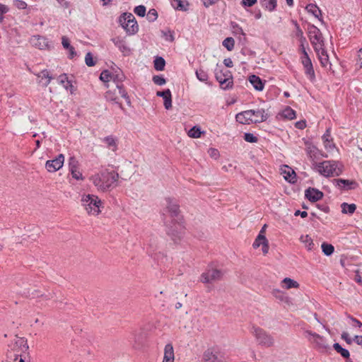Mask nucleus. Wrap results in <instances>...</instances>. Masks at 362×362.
Instances as JSON below:
<instances>
[{
	"instance_id": "obj_1",
	"label": "nucleus",
	"mask_w": 362,
	"mask_h": 362,
	"mask_svg": "<svg viewBox=\"0 0 362 362\" xmlns=\"http://www.w3.org/2000/svg\"><path fill=\"white\" fill-rule=\"evenodd\" d=\"M313 168L320 175L329 177L339 176L343 173L344 165L339 161L329 160L322 162H313Z\"/></svg>"
},
{
	"instance_id": "obj_2",
	"label": "nucleus",
	"mask_w": 362,
	"mask_h": 362,
	"mask_svg": "<svg viewBox=\"0 0 362 362\" xmlns=\"http://www.w3.org/2000/svg\"><path fill=\"white\" fill-rule=\"evenodd\" d=\"M119 177L118 173L115 171L102 170L100 173L91 177V180L98 189L106 191L113 187Z\"/></svg>"
},
{
	"instance_id": "obj_3",
	"label": "nucleus",
	"mask_w": 362,
	"mask_h": 362,
	"mask_svg": "<svg viewBox=\"0 0 362 362\" xmlns=\"http://www.w3.org/2000/svg\"><path fill=\"white\" fill-rule=\"evenodd\" d=\"M119 23L128 35H134L139 30V25L135 17L131 13H123L118 19Z\"/></svg>"
},
{
	"instance_id": "obj_4",
	"label": "nucleus",
	"mask_w": 362,
	"mask_h": 362,
	"mask_svg": "<svg viewBox=\"0 0 362 362\" xmlns=\"http://www.w3.org/2000/svg\"><path fill=\"white\" fill-rule=\"evenodd\" d=\"M216 79L219 82L220 86L223 89H229L233 86V76L231 72L222 66L216 65L214 70Z\"/></svg>"
},
{
	"instance_id": "obj_5",
	"label": "nucleus",
	"mask_w": 362,
	"mask_h": 362,
	"mask_svg": "<svg viewBox=\"0 0 362 362\" xmlns=\"http://www.w3.org/2000/svg\"><path fill=\"white\" fill-rule=\"evenodd\" d=\"M81 202L89 214L98 215L100 211V199L95 195L87 194L83 197Z\"/></svg>"
},
{
	"instance_id": "obj_6",
	"label": "nucleus",
	"mask_w": 362,
	"mask_h": 362,
	"mask_svg": "<svg viewBox=\"0 0 362 362\" xmlns=\"http://www.w3.org/2000/svg\"><path fill=\"white\" fill-rule=\"evenodd\" d=\"M166 202V208L165 211L170 213V216L172 217L173 221L177 223L180 227L182 226V217L180 215V205L177 203L175 200L168 197L165 199Z\"/></svg>"
},
{
	"instance_id": "obj_7",
	"label": "nucleus",
	"mask_w": 362,
	"mask_h": 362,
	"mask_svg": "<svg viewBox=\"0 0 362 362\" xmlns=\"http://www.w3.org/2000/svg\"><path fill=\"white\" fill-rule=\"evenodd\" d=\"M252 329V333L259 345L265 347H270L274 345V339L270 334L260 327H254Z\"/></svg>"
},
{
	"instance_id": "obj_8",
	"label": "nucleus",
	"mask_w": 362,
	"mask_h": 362,
	"mask_svg": "<svg viewBox=\"0 0 362 362\" xmlns=\"http://www.w3.org/2000/svg\"><path fill=\"white\" fill-rule=\"evenodd\" d=\"M305 333L311 337L308 340L313 344L314 348L321 352H325L329 349V346L327 342V339L315 332L310 330L305 331Z\"/></svg>"
},
{
	"instance_id": "obj_9",
	"label": "nucleus",
	"mask_w": 362,
	"mask_h": 362,
	"mask_svg": "<svg viewBox=\"0 0 362 362\" xmlns=\"http://www.w3.org/2000/svg\"><path fill=\"white\" fill-rule=\"evenodd\" d=\"M308 30V37L314 49H315V47L319 48V46L320 45H322V47L325 46V41L322 34L318 28L314 25L309 24Z\"/></svg>"
},
{
	"instance_id": "obj_10",
	"label": "nucleus",
	"mask_w": 362,
	"mask_h": 362,
	"mask_svg": "<svg viewBox=\"0 0 362 362\" xmlns=\"http://www.w3.org/2000/svg\"><path fill=\"white\" fill-rule=\"evenodd\" d=\"M223 276V272L220 269H209L201 275V280L203 283H211L212 281L221 280Z\"/></svg>"
},
{
	"instance_id": "obj_11",
	"label": "nucleus",
	"mask_w": 362,
	"mask_h": 362,
	"mask_svg": "<svg viewBox=\"0 0 362 362\" xmlns=\"http://www.w3.org/2000/svg\"><path fill=\"white\" fill-rule=\"evenodd\" d=\"M64 162V156L60 153L54 159L47 160L45 168L49 172L54 173L63 166Z\"/></svg>"
},
{
	"instance_id": "obj_12",
	"label": "nucleus",
	"mask_w": 362,
	"mask_h": 362,
	"mask_svg": "<svg viewBox=\"0 0 362 362\" xmlns=\"http://www.w3.org/2000/svg\"><path fill=\"white\" fill-rule=\"evenodd\" d=\"M314 50L318 57L321 66L325 69H331L332 64L329 62V56L325 49V47H322V45L319 46V48L315 47V49Z\"/></svg>"
},
{
	"instance_id": "obj_13",
	"label": "nucleus",
	"mask_w": 362,
	"mask_h": 362,
	"mask_svg": "<svg viewBox=\"0 0 362 362\" xmlns=\"http://www.w3.org/2000/svg\"><path fill=\"white\" fill-rule=\"evenodd\" d=\"M332 182L335 187L344 190L354 189L358 187L357 182L354 180L334 179Z\"/></svg>"
},
{
	"instance_id": "obj_14",
	"label": "nucleus",
	"mask_w": 362,
	"mask_h": 362,
	"mask_svg": "<svg viewBox=\"0 0 362 362\" xmlns=\"http://www.w3.org/2000/svg\"><path fill=\"white\" fill-rule=\"evenodd\" d=\"M30 42L33 46L40 49H49V41L46 37L33 35Z\"/></svg>"
},
{
	"instance_id": "obj_15",
	"label": "nucleus",
	"mask_w": 362,
	"mask_h": 362,
	"mask_svg": "<svg viewBox=\"0 0 362 362\" xmlns=\"http://www.w3.org/2000/svg\"><path fill=\"white\" fill-rule=\"evenodd\" d=\"M252 115H254V110H248L238 113L235 116V119L240 124H250L253 123Z\"/></svg>"
},
{
	"instance_id": "obj_16",
	"label": "nucleus",
	"mask_w": 362,
	"mask_h": 362,
	"mask_svg": "<svg viewBox=\"0 0 362 362\" xmlns=\"http://www.w3.org/2000/svg\"><path fill=\"white\" fill-rule=\"evenodd\" d=\"M324 194L322 192L314 187H308L305 191V197L311 202H316L322 199Z\"/></svg>"
},
{
	"instance_id": "obj_17",
	"label": "nucleus",
	"mask_w": 362,
	"mask_h": 362,
	"mask_svg": "<svg viewBox=\"0 0 362 362\" xmlns=\"http://www.w3.org/2000/svg\"><path fill=\"white\" fill-rule=\"evenodd\" d=\"M202 362H225L218 352L208 349L203 354Z\"/></svg>"
},
{
	"instance_id": "obj_18",
	"label": "nucleus",
	"mask_w": 362,
	"mask_h": 362,
	"mask_svg": "<svg viewBox=\"0 0 362 362\" xmlns=\"http://www.w3.org/2000/svg\"><path fill=\"white\" fill-rule=\"evenodd\" d=\"M158 97L163 98L164 100V107L166 110L172 107V95L170 89H165L163 91H158L156 93Z\"/></svg>"
},
{
	"instance_id": "obj_19",
	"label": "nucleus",
	"mask_w": 362,
	"mask_h": 362,
	"mask_svg": "<svg viewBox=\"0 0 362 362\" xmlns=\"http://www.w3.org/2000/svg\"><path fill=\"white\" fill-rule=\"evenodd\" d=\"M301 62L305 69V74L308 76L311 81H313L315 78V74L311 59H303Z\"/></svg>"
},
{
	"instance_id": "obj_20",
	"label": "nucleus",
	"mask_w": 362,
	"mask_h": 362,
	"mask_svg": "<svg viewBox=\"0 0 362 362\" xmlns=\"http://www.w3.org/2000/svg\"><path fill=\"white\" fill-rule=\"evenodd\" d=\"M112 41L116 47L124 54L128 55L130 53V49L127 46L126 42L119 37H116L112 39Z\"/></svg>"
},
{
	"instance_id": "obj_21",
	"label": "nucleus",
	"mask_w": 362,
	"mask_h": 362,
	"mask_svg": "<svg viewBox=\"0 0 362 362\" xmlns=\"http://www.w3.org/2000/svg\"><path fill=\"white\" fill-rule=\"evenodd\" d=\"M269 117V115L265 112L264 109H257L254 110V115H252L253 123H261L265 122Z\"/></svg>"
},
{
	"instance_id": "obj_22",
	"label": "nucleus",
	"mask_w": 362,
	"mask_h": 362,
	"mask_svg": "<svg viewBox=\"0 0 362 362\" xmlns=\"http://www.w3.org/2000/svg\"><path fill=\"white\" fill-rule=\"evenodd\" d=\"M248 80L256 90L262 91L264 89V82L258 76L252 74Z\"/></svg>"
},
{
	"instance_id": "obj_23",
	"label": "nucleus",
	"mask_w": 362,
	"mask_h": 362,
	"mask_svg": "<svg viewBox=\"0 0 362 362\" xmlns=\"http://www.w3.org/2000/svg\"><path fill=\"white\" fill-rule=\"evenodd\" d=\"M174 350L171 344L165 345L163 362H174Z\"/></svg>"
},
{
	"instance_id": "obj_24",
	"label": "nucleus",
	"mask_w": 362,
	"mask_h": 362,
	"mask_svg": "<svg viewBox=\"0 0 362 362\" xmlns=\"http://www.w3.org/2000/svg\"><path fill=\"white\" fill-rule=\"evenodd\" d=\"M325 147L326 149H332L335 147V144L333 143L331 137L330 129H327L325 133L322 136Z\"/></svg>"
},
{
	"instance_id": "obj_25",
	"label": "nucleus",
	"mask_w": 362,
	"mask_h": 362,
	"mask_svg": "<svg viewBox=\"0 0 362 362\" xmlns=\"http://www.w3.org/2000/svg\"><path fill=\"white\" fill-rule=\"evenodd\" d=\"M333 348L344 358L346 359V362H353V361H351L349 358L350 353H349V350L342 348L341 346L339 343H334L333 344Z\"/></svg>"
},
{
	"instance_id": "obj_26",
	"label": "nucleus",
	"mask_w": 362,
	"mask_h": 362,
	"mask_svg": "<svg viewBox=\"0 0 362 362\" xmlns=\"http://www.w3.org/2000/svg\"><path fill=\"white\" fill-rule=\"evenodd\" d=\"M259 4L264 9L272 12L276 8L277 0H259Z\"/></svg>"
},
{
	"instance_id": "obj_27",
	"label": "nucleus",
	"mask_w": 362,
	"mask_h": 362,
	"mask_svg": "<svg viewBox=\"0 0 362 362\" xmlns=\"http://www.w3.org/2000/svg\"><path fill=\"white\" fill-rule=\"evenodd\" d=\"M173 8L178 11H187L189 9V3L187 1L173 0L172 2Z\"/></svg>"
},
{
	"instance_id": "obj_28",
	"label": "nucleus",
	"mask_w": 362,
	"mask_h": 362,
	"mask_svg": "<svg viewBox=\"0 0 362 362\" xmlns=\"http://www.w3.org/2000/svg\"><path fill=\"white\" fill-rule=\"evenodd\" d=\"M341 212L345 214H353L356 209V205L355 204H348L346 202H343L341 204Z\"/></svg>"
},
{
	"instance_id": "obj_29",
	"label": "nucleus",
	"mask_w": 362,
	"mask_h": 362,
	"mask_svg": "<svg viewBox=\"0 0 362 362\" xmlns=\"http://www.w3.org/2000/svg\"><path fill=\"white\" fill-rule=\"evenodd\" d=\"M305 8L308 13H312L315 18H317L320 21H322V20L321 18H320V16H322L321 11L317 6V5L313 4H309L308 5H307Z\"/></svg>"
},
{
	"instance_id": "obj_30",
	"label": "nucleus",
	"mask_w": 362,
	"mask_h": 362,
	"mask_svg": "<svg viewBox=\"0 0 362 362\" xmlns=\"http://www.w3.org/2000/svg\"><path fill=\"white\" fill-rule=\"evenodd\" d=\"M287 168H288V171L284 170L283 172L284 174V177L290 183H295L296 182V174L293 170L289 168L288 166Z\"/></svg>"
},
{
	"instance_id": "obj_31",
	"label": "nucleus",
	"mask_w": 362,
	"mask_h": 362,
	"mask_svg": "<svg viewBox=\"0 0 362 362\" xmlns=\"http://www.w3.org/2000/svg\"><path fill=\"white\" fill-rule=\"evenodd\" d=\"M300 239L305 244L308 250L311 251L315 249V244L312 238L308 235H302Z\"/></svg>"
},
{
	"instance_id": "obj_32",
	"label": "nucleus",
	"mask_w": 362,
	"mask_h": 362,
	"mask_svg": "<svg viewBox=\"0 0 362 362\" xmlns=\"http://www.w3.org/2000/svg\"><path fill=\"white\" fill-rule=\"evenodd\" d=\"M154 69L156 71H163L165 69V61L162 57H156L153 61Z\"/></svg>"
},
{
	"instance_id": "obj_33",
	"label": "nucleus",
	"mask_w": 362,
	"mask_h": 362,
	"mask_svg": "<svg viewBox=\"0 0 362 362\" xmlns=\"http://www.w3.org/2000/svg\"><path fill=\"white\" fill-rule=\"evenodd\" d=\"M167 234L171 237L172 240L176 243L177 240H180L182 238L181 232L173 228V227L168 228Z\"/></svg>"
},
{
	"instance_id": "obj_34",
	"label": "nucleus",
	"mask_w": 362,
	"mask_h": 362,
	"mask_svg": "<svg viewBox=\"0 0 362 362\" xmlns=\"http://www.w3.org/2000/svg\"><path fill=\"white\" fill-rule=\"evenodd\" d=\"M105 97L107 101L113 102V103H116L121 110H124L122 104L117 101V98L111 91H110V90L107 91L105 93Z\"/></svg>"
},
{
	"instance_id": "obj_35",
	"label": "nucleus",
	"mask_w": 362,
	"mask_h": 362,
	"mask_svg": "<svg viewBox=\"0 0 362 362\" xmlns=\"http://www.w3.org/2000/svg\"><path fill=\"white\" fill-rule=\"evenodd\" d=\"M116 87L119 90V93L121 95V96L125 99L127 105H131V100H130L129 96L128 95L127 92L124 89L123 84L117 83Z\"/></svg>"
},
{
	"instance_id": "obj_36",
	"label": "nucleus",
	"mask_w": 362,
	"mask_h": 362,
	"mask_svg": "<svg viewBox=\"0 0 362 362\" xmlns=\"http://www.w3.org/2000/svg\"><path fill=\"white\" fill-rule=\"evenodd\" d=\"M202 133L203 132H202L201 128L199 127L194 126L189 130L187 134L191 138L197 139L201 137Z\"/></svg>"
},
{
	"instance_id": "obj_37",
	"label": "nucleus",
	"mask_w": 362,
	"mask_h": 362,
	"mask_svg": "<svg viewBox=\"0 0 362 362\" xmlns=\"http://www.w3.org/2000/svg\"><path fill=\"white\" fill-rule=\"evenodd\" d=\"M103 141L106 143L109 148H112V150L114 151L117 150V145L116 143V140L112 136H107L105 137Z\"/></svg>"
},
{
	"instance_id": "obj_38",
	"label": "nucleus",
	"mask_w": 362,
	"mask_h": 362,
	"mask_svg": "<svg viewBox=\"0 0 362 362\" xmlns=\"http://www.w3.org/2000/svg\"><path fill=\"white\" fill-rule=\"evenodd\" d=\"M282 116L287 119H293L296 118V112L290 107H286L282 112Z\"/></svg>"
},
{
	"instance_id": "obj_39",
	"label": "nucleus",
	"mask_w": 362,
	"mask_h": 362,
	"mask_svg": "<svg viewBox=\"0 0 362 362\" xmlns=\"http://www.w3.org/2000/svg\"><path fill=\"white\" fill-rule=\"evenodd\" d=\"M322 252L327 255L330 256L333 254L334 251V247L332 245L328 244L327 243H323L321 245Z\"/></svg>"
},
{
	"instance_id": "obj_40",
	"label": "nucleus",
	"mask_w": 362,
	"mask_h": 362,
	"mask_svg": "<svg viewBox=\"0 0 362 362\" xmlns=\"http://www.w3.org/2000/svg\"><path fill=\"white\" fill-rule=\"evenodd\" d=\"M282 282L285 284V288L287 289L299 287V284L297 281L288 277L284 279Z\"/></svg>"
},
{
	"instance_id": "obj_41",
	"label": "nucleus",
	"mask_w": 362,
	"mask_h": 362,
	"mask_svg": "<svg viewBox=\"0 0 362 362\" xmlns=\"http://www.w3.org/2000/svg\"><path fill=\"white\" fill-rule=\"evenodd\" d=\"M195 74L197 79L200 81L206 82L208 81V74L204 69H199L196 71Z\"/></svg>"
},
{
	"instance_id": "obj_42",
	"label": "nucleus",
	"mask_w": 362,
	"mask_h": 362,
	"mask_svg": "<svg viewBox=\"0 0 362 362\" xmlns=\"http://www.w3.org/2000/svg\"><path fill=\"white\" fill-rule=\"evenodd\" d=\"M223 45L228 50V51H231L233 50V49L234 48V45H235V40L233 37H226L223 41Z\"/></svg>"
},
{
	"instance_id": "obj_43",
	"label": "nucleus",
	"mask_w": 362,
	"mask_h": 362,
	"mask_svg": "<svg viewBox=\"0 0 362 362\" xmlns=\"http://www.w3.org/2000/svg\"><path fill=\"white\" fill-rule=\"evenodd\" d=\"M272 294L274 295V296L276 298L280 300L281 301H285V302L288 301V297L286 296L285 295V293L280 290H277V289L273 290Z\"/></svg>"
},
{
	"instance_id": "obj_44",
	"label": "nucleus",
	"mask_w": 362,
	"mask_h": 362,
	"mask_svg": "<svg viewBox=\"0 0 362 362\" xmlns=\"http://www.w3.org/2000/svg\"><path fill=\"white\" fill-rule=\"evenodd\" d=\"M38 77H41L42 78H46L47 81L44 83L45 86H47L51 80L52 79V77L49 75V71L47 69L42 70L40 74H37Z\"/></svg>"
},
{
	"instance_id": "obj_45",
	"label": "nucleus",
	"mask_w": 362,
	"mask_h": 362,
	"mask_svg": "<svg viewBox=\"0 0 362 362\" xmlns=\"http://www.w3.org/2000/svg\"><path fill=\"white\" fill-rule=\"evenodd\" d=\"M59 81L60 83L63 84L66 89H68L69 87H73L71 81L68 80V77L66 74H64L59 77Z\"/></svg>"
},
{
	"instance_id": "obj_46",
	"label": "nucleus",
	"mask_w": 362,
	"mask_h": 362,
	"mask_svg": "<svg viewBox=\"0 0 362 362\" xmlns=\"http://www.w3.org/2000/svg\"><path fill=\"white\" fill-rule=\"evenodd\" d=\"M318 151L319 150L315 146L308 147V155L313 160V161L317 158V155L318 153Z\"/></svg>"
},
{
	"instance_id": "obj_47",
	"label": "nucleus",
	"mask_w": 362,
	"mask_h": 362,
	"mask_svg": "<svg viewBox=\"0 0 362 362\" xmlns=\"http://www.w3.org/2000/svg\"><path fill=\"white\" fill-rule=\"evenodd\" d=\"M265 240H267V238L264 235L262 234H258L256 239L255 240L252 247L256 249L258 248L260 245H262V243L264 242Z\"/></svg>"
},
{
	"instance_id": "obj_48",
	"label": "nucleus",
	"mask_w": 362,
	"mask_h": 362,
	"mask_svg": "<svg viewBox=\"0 0 362 362\" xmlns=\"http://www.w3.org/2000/svg\"><path fill=\"white\" fill-rule=\"evenodd\" d=\"M112 74L110 73L108 70H104L101 72L100 75V79L104 82H108L112 80Z\"/></svg>"
},
{
	"instance_id": "obj_49",
	"label": "nucleus",
	"mask_w": 362,
	"mask_h": 362,
	"mask_svg": "<svg viewBox=\"0 0 362 362\" xmlns=\"http://www.w3.org/2000/svg\"><path fill=\"white\" fill-rule=\"evenodd\" d=\"M146 8L144 5H139L134 8V12L139 17H144L146 15Z\"/></svg>"
},
{
	"instance_id": "obj_50",
	"label": "nucleus",
	"mask_w": 362,
	"mask_h": 362,
	"mask_svg": "<svg viewBox=\"0 0 362 362\" xmlns=\"http://www.w3.org/2000/svg\"><path fill=\"white\" fill-rule=\"evenodd\" d=\"M158 18V13L156 9L151 8L148 11L146 18L149 22H154Z\"/></svg>"
},
{
	"instance_id": "obj_51",
	"label": "nucleus",
	"mask_w": 362,
	"mask_h": 362,
	"mask_svg": "<svg viewBox=\"0 0 362 362\" xmlns=\"http://www.w3.org/2000/svg\"><path fill=\"white\" fill-rule=\"evenodd\" d=\"M85 62L88 66H93L95 65L96 62L93 59L91 52H88L85 57Z\"/></svg>"
},
{
	"instance_id": "obj_52",
	"label": "nucleus",
	"mask_w": 362,
	"mask_h": 362,
	"mask_svg": "<svg viewBox=\"0 0 362 362\" xmlns=\"http://www.w3.org/2000/svg\"><path fill=\"white\" fill-rule=\"evenodd\" d=\"M125 78V76L122 73H118V74H112V79L113 81L116 83H122V81Z\"/></svg>"
},
{
	"instance_id": "obj_53",
	"label": "nucleus",
	"mask_w": 362,
	"mask_h": 362,
	"mask_svg": "<svg viewBox=\"0 0 362 362\" xmlns=\"http://www.w3.org/2000/svg\"><path fill=\"white\" fill-rule=\"evenodd\" d=\"M244 139L249 143H256L258 138L252 133H245Z\"/></svg>"
},
{
	"instance_id": "obj_54",
	"label": "nucleus",
	"mask_w": 362,
	"mask_h": 362,
	"mask_svg": "<svg viewBox=\"0 0 362 362\" xmlns=\"http://www.w3.org/2000/svg\"><path fill=\"white\" fill-rule=\"evenodd\" d=\"M153 83L158 86H163L166 83V80L162 76H153L152 78Z\"/></svg>"
},
{
	"instance_id": "obj_55",
	"label": "nucleus",
	"mask_w": 362,
	"mask_h": 362,
	"mask_svg": "<svg viewBox=\"0 0 362 362\" xmlns=\"http://www.w3.org/2000/svg\"><path fill=\"white\" fill-rule=\"evenodd\" d=\"M14 6L18 9H25L27 8V4L22 0H14Z\"/></svg>"
},
{
	"instance_id": "obj_56",
	"label": "nucleus",
	"mask_w": 362,
	"mask_h": 362,
	"mask_svg": "<svg viewBox=\"0 0 362 362\" xmlns=\"http://www.w3.org/2000/svg\"><path fill=\"white\" fill-rule=\"evenodd\" d=\"M16 344L18 345H20L21 346H22V350L23 351H26L28 349V346L27 344V340L25 339L24 338H21L20 339H18L17 341H16Z\"/></svg>"
},
{
	"instance_id": "obj_57",
	"label": "nucleus",
	"mask_w": 362,
	"mask_h": 362,
	"mask_svg": "<svg viewBox=\"0 0 362 362\" xmlns=\"http://www.w3.org/2000/svg\"><path fill=\"white\" fill-rule=\"evenodd\" d=\"M257 0H242L241 4L244 7H251L255 4Z\"/></svg>"
},
{
	"instance_id": "obj_58",
	"label": "nucleus",
	"mask_w": 362,
	"mask_h": 362,
	"mask_svg": "<svg viewBox=\"0 0 362 362\" xmlns=\"http://www.w3.org/2000/svg\"><path fill=\"white\" fill-rule=\"evenodd\" d=\"M62 45H63L64 48H65L66 49H69V48H71L72 47L70 45L69 40L66 37H65V36L62 37Z\"/></svg>"
},
{
	"instance_id": "obj_59",
	"label": "nucleus",
	"mask_w": 362,
	"mask_h": 362,
	"mask_svg": "<svg viewBox=\"0 0 362 362\" xmlns=\"http://www.w3.org/2000/svg\"><path fill=\"white\" fill-rule=\"evenodd\" d=\"M71 174L72 177L77 180L83 179L82 173L78 170H74V171H73Z\"/></svg>"
},
{
	"instance_id": "obj_60",
	"label": "nucleus",
	"mask_w": 362,
	"mask_h": 362,
	"mask_svg": "<svg viewBox=\"0 0 362 362\" xmlns=\"http://www.w3.org/2000/svg\"><path fill=\"white\" fill-rule=\"evenodd\" d=\"M341 339H343L348 344H351L354 341V339H351L349 337V334L346 332H344L341 334Z\"/></svg>"
},
{
	"instance_id": "obj_61",
	"label": "nucleus",
	"mask_w": 362,
	"mask_h": 362,
	"mask_svg": "<svg viewBox=\"0 0 362 362\" xmlns=\"http://www.w3.org/2000/svg\"><path fill=\"white\" fill-rule=\"evenodd\" d=\"M203 2V4L205 7L208 8L217 2H218L220 0H202Z\"/></svg>"
},
{
	"instance_id": "obj_62",
	"label": "nucleus",
	"mask_w": 362,
	"mask_h": 362,
	"mask_svg": "<svg viewBox=\"0 0 362 362\" xmlns=\"http://www.w3.org/2000/svg\"><path fill=\"white\" fill-rule=\"evenodd\" d=\"M262 252L264 255H266L269 252V242H268V240H265L264 242H262Z\"/></svg>"
},
{
	"instance_id": "obj_63",
	"label": "nucleus",
	"mask_w": 362,
	"mask_h": 362,
	"mask_svg": "<svg viewBox=\"0 0 362 362\" xmlns=\"http://www.w3.org/2000/svg\"><path fill=\"white\" fill-rule=\"evenodd\" d=\"M295 127L298 129H304L306 127V122L305 120H300L295 124Z\"/></svg>"
},
{
	"instance_id": "obj_64",
	"label": "nucleus",
	"mask_w": 362,
	"mask_h": 362,
	"mask_svg": "<svg viewBox=\"0 0 362 362\" xmlns=\"http://www.w3.org/2000/svg\"><path fill=\"white\" fill-rule=\"evenodd\" d=\"M295 26H296V35L297 37H301L303 36V30L300 29L299 25L298 24V23L296 21L295 22Z\"/></svg>"
}]
</instances>
